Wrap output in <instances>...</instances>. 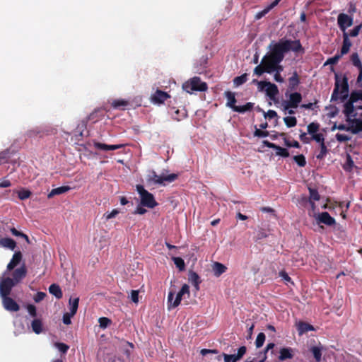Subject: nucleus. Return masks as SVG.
Segmentation results:
<instances>
[{"label":"nucleus","instance_id":"1","mask_svg":"<svg viewBox=\"0 0 362 362\" xmlns=\"http://www.w3.org/2000/svg\"><path fill=\"white\" fill-rule=\"evenodd\" d=\"M291 50L295 52H303L300 40H281L271 47L268 54L274 62L280 63L283 61L285 54Z\"/></svg>","mask_w":362,"mask_h":362},{"label":"nucleus","instance_id":"2","mask_svg":"<svg viewBox=\"0 0 362 362\" xmlns=\"http://www.w3.org/2000/svg\"><path fill=\"white\" fill-rule=\"evenodd\" d=\"M339 94H341L340 99L341 101H344L348 98L349 83L346 76H344L341 81L339 75L336 74L334 88L331 95V101H337L339 98Z\"/></svg>","mask_w":362,"mask_h":362},{"label":"nucleus","instance_id":"3","mask_svg":"<svg viewBox=\"0 0 362 362\" xmlns=\"http://www.w3.org/2000/svg\"><path fill=\"white\" fill-rule=\"evenodd\" d=\"M178 177V175L175 173L165 174L163 172L160 175H158L155 170H151L146 177L148 184L160 185L165 186L166 182L170 183L174 182Z\"/></svg>","mask_w":362,"mask_h":362},{"label":"nucleus","instance_id":"4","mask_svg":"<svg viewBox=\"0 0 362 362\" xmlns=\"http://www.w3.org/2000/svg\"><path fill=\"white\" fill-rule=\"evenodd\" d=\"M175 293V291H170L168 293V310L177 308L180 304L182 297L185 295L187 294V296L189 297V295H190L189 287L187 284H185L182 286L180 291L177 293L175 299L173 300Z\"/></svg>","mask_w":362,"mask_h":362},{"label":"nucleus","instance_id":"5","mask_svg":"<svg viewBox=\"0 0 362 362\" xmlns=\"http://www.w3.org/2000/svg\"><path fill=\"white\" fill-rule=\"evenodd\" d=\"M207 84L202 81L200 78L197 76L192 78L182 85L183 90L189 93H192L194 91H205L207 90Z\"/></svg>","mask_w":362,"mask_h":362},{"label":"nucleus","instance_id":"6","mask_svg":"<svg viewBox=\"0 0 362 362\" xmlns=\"http://www.w3.org/2000/svg\"><path fill=\"white\" fill-rule=\"evenodd\" d=\"M136 191L140 195L141 204L150 209H153L158 205L153 195L144 189L143 185H137Z\"/></svg>","mask_w":362,"mask_h":362},{"label":"nucleus","instance_id":"7","mask_svg":"<svg viewBox=\"0 0 362 362\" xmlns=\"http://www.w3.org/2000/svg\"><path fill=\"white\" fill-rule=\"evenodd\" d=\"M285 95L288 98V100H284L282 103L284 110H286L289 108H297L303 98L301 93L296 91L288 94L287 90L285 93Z\"/></svg>","mask_w":362,"mask_h":362},{"label":"nucleus","instance_id":"8","mask_svg":"<svg viewBox=\"0 0 362 362\" xmlns=\"http://www.w3.org/2000/svg\"><path fill=\"white\" fill-rule=\"evenodd\" d=\"M15 286L16 282L11 278L7 277L2 279L0 281V296L1 298L8 296Z\"/></svg>","mask_w":362,"mask_h":362},{"label":"nucleus","instance_id":"9","mask_svg":"<svg viewBox=\"0 0 362 362\" xmlns=\"http://www.w3.org/2000/svg\"><path fill=\"white\" fill-rule=\"evenodd\" d=\"M246 351V346H242L238 349L237 354H227L223 353L222 355H219L217 357V359L221 360V357L223 356L224 358L225 362H236L245 354Z\"/></svg>","mask_w":362,"mask_h":362},{"label":"nucleus","instance_id":"10","mask_svg":"<svg viewBox=\"0 0 362 362\" xmlns=\"http://www.w3.org/2000/svg\"><path fill=\"white\" fill-rule=\"evenodd\" d=\"M337 23L339 29L343 32V33H344L346 28L353 25L354 19L353 17L341 13L337 16Z\"/></svg>","mask_w":362,"mask_h":362},{"label":"nucleus","instance_id":"11","mask_svg":"<svg viewBox=\"0 0 362 362\" xmlns=\"http://www.w3.org/2000/svg\"><path fill=\"white\" fill-rule=\"evenodd\" d=\"M265 93L266 95L274 103H279V98H277V95L279 93V90L278 86L276 84L272 83L270 81L268 82V86L265 89Z\"/></svg>","mask_w":362,"mask_h":362},{"label":"nucleus","instance_id":"12","mask_svg":"<svg viewBox=\"0 0 362 362\" xmlns=\"http://www.w3.org/2000/svg\"><path fill=\"white\" fill-rule=\"evenodd\" d=\"M3 307L9 312H18L20 305L11 297L7 296L2 298Z\"/></svg>","mask_w":362,"mask_h":362},{"label":"nucleus","instance_id":"13","mask_svg":"<svg viewBox=\"0 0 362 362\" xmlns=\"http://www.w3.org/2000/svg\"><path fill=\"white\" fill-rule=\"evenodd\" d=\"M316 221L317 223H323L327 226H332L336 224L335 219L326 211L318 214Z\"/></svg>","mask_w":362,"mask_h":362},{"label":"nucleus","instance_id":"14","mask_svg":"<svg viewBox=\"0 0 362 362\" xmlns=\"http://www.w3.org/2000/svg\"><path fill=\"white\" fill-rule=\"evenodd\" d=\"M261 63L267 69L266 73L268 74H272L275 71L276 66L277 64H279V62H274L268 54L263 57Z\"/></svg>","mask_w":362,"mask_h":362},{"label":"nucleus","instance_id":"15","mask_svg":"<svg viewBox=\"0 0 362 362\" xmlns=\"http://www.w3.org/2000/svg\"><path fill=\"white\" fill-rule=\"evenodd\" d=\"M170 95L163 90H157L154 94L151 95V101L155 104H162L168 98H170Z\"/></svg>","mask_w":362,"mask_h":362},{"label":"nucleus","instance_id":"16","mask_svg":"<svg viewBox=\"0 0 362 362\" xmlns=\"http://www.w3.org/2000/svg\"><path fill=\"white\" fill-rule=\"evenodd\" d=\"M170 114L173 117V119L180 122L187 117V111L185 107H182L180 109H176L175 107L170 108Z\"/></svg>","mask_w":362,"mask_h":362},{"label":"nucleus","instance_id":"17","mask_svg":"<svg viewBox=\"0 0 362 362\" xmlns=\"http://www.w3.org/2000/svg\"><path fill=\"white\" fill-rule=\"evenodd\" d=\"M354 103L355 102L349 98V100L344 105L343 112L346 117V119H351V117H355L356 116V113H354Z\"/></svg>","mask_w":362,"mask_h":362},{"label":"nucleus","instance_id":"18","mask_svg":"<svg viewBox=\"0 0 362 362\" xmlns=\"http://www.w3.org/2000/svg\"><path fill=\"white\" fill-rule=\"evenodd\" d=\"M27 274V270L25 265L21 266L20 268L15 269L12 274V280L15 281L16 285L22 280Z\"/></svg>","mask_w":362,"mask_h":362},{"label":"nucleus","instance_id":"19","mask_svg":"<svg viewBox=\"0 0 362 362\" xmlns=\"http://www.w3.org/2000/svg\"><path fill=\"white\" fill-rule=\"evenodd\" d=\"M346 122L352 124L351 126V132L354 134H356L362 132V119H346Z\"/></svg>","mask_w":362,"mask_h":362},{"label":"nucleus","instance_id":"20","mask_svg":"<svg viewBox=\"0 0 362 362\" xmlns=\"http://www.w3.org/2000/svg\"><path fill=\"white\" fill-rule=\"evenodd\" d=\"M300 83L299 76L297 71H294L291 77L288 78V91L296 90Z\"/></svg>","mask_w":362,"mask_h":362},{"label":"nucleus","instance_id":"21","mask_svg":"<svg viewBox=\"0 0 362 362\" xmlns=\"http://www.w3.org/2000/svg\"><path fill=\"white\" fill-rule=\"evenodd\" d=\"M22 253L20 251L16 252L10 262L7 265V270L11 271L13 270L22 260Z\"/></svg>","mask_w":362,"mask_h":362},{"label":"nucleus","instance_id":"22","mask_svg":"<svg viewBox=\"0 0 362 362\" xmlns=\"http://www.w3.org/2000/svg\"><path fill=\"white\" fill-rule=\"evenodd\" d=\"M293 357V353L291 348L284 347L279 351V360L284 361L286 359H291Z\"/></svg>","mask_w":362,"mask_h":362},{"label":"nucleus","instance_id":"23","mask_svg":"<svg viewBox=\"0 0 362 362\" xmlns=\"http://www.w3.org/2000/svg\"><path fill=\"white\" fill-rule=\"evenodd\" d=\"M351 47V42L349 38L348 33H343V45L341 49V54L344 55L347 54Z\"/></svg>","mask_w":362,"mask_h":362},{"label":"nucleus","instance_id":"24","mask_svg":"<svg viewBox=\"0 0 362 362\" xmlns=\"http://www.w3.org/2000/svg\"><path fill=\"white\" fill-rule=\"evenodd\" d=\"M189 281L194 286L196 291L199 290V284L201 283L199 276L194 272L190 271L188 275Z\"/></svg>","mask_w":362,"mask_h":362},{"label":"nucleus","instance_id":"25","mask_svg":"<svg viewBox=\"0 0 362 362\" xmlns=\"http://www.w3.org/2000/svg\"><path fill=\"white\" fill-rule=\"evenodd\" d=\"M224 95L227 98L226 106L231 108L233 110L234 107H235L236 106V99L235 93L228 90L224 93Z\"/></svg>","mask_w":362,"mask_h":362},{"label":"nucleus","instance_id":"26","mask_svg":"<svg viewBox=\"0 0 362 362\" xmlns=\"http://www.w3.org/2000/svg\"><path fill=\"white\" fill-rule=\"evenodd\" d=\"M322 346L320 344L319 346H313L310 348L309 351L313 354V357L316 362H320L322 359Z\"/></svg>","mask_w":362,"mask_h":362},{"label":"nucleus","instance_id":"27","mask_svg":"<svg viewBox=\"0 0 362 362\" xmlns=\"http://www.w3.org/2000/svg\"><path fill=\"white\" fill-rule=\"evenodd\" d=\"M71 189L69 186H61L54 189H52L51 192L48 194L47 197L49 199L53 197L55 195L62 194L67 192Z\"/></svg>","mask_w":362,"mask_h":362},{"label":"nucleus","instance_id":"28","mask_svg":"<svg viewBox=\"0 0 362 362\" xmlns=\"http://www.w3.org/2000/svg\"><path fill=\"white\" fill-rule=\"evenodd\" d=\"M45 134H47L40 127H36L30 129L27 132L26 135L29 138H35L37 136L42 137Z\"/></svg>","mask_w":362,"mask_h":362},{"label":"nucleus","instance_id":"29","mask_svg":"<svg viewBox=\"0 0 362 362\" xmlns=\"http://www.w3.org/2000/svg\"><path fill=\"white\" fill-rule=\"evenodd\" d=\"M0 246L13 250L16 246V243L10 238H4L0 239Z\"/></svg>","mask_w":362,"mask_h":362},{"label":"nucleus","instance_id":"30","mask_svg":"<svg viewBox=\"0 0 362 362\" xmlns=\"http://www.w3.org/2000/svg\"><path fill=\"white\" fill-rule=\"evenodd\" d=\"M104 117L103 110L96 109L88 116V120L92 121L93 123L100 120Z\"/></svg>","mask_w":362,"mask_h":362},{"label":"nucleus","instance_id":"31","mask_svg":"<svg viewBox=\"0 0 362 362\" xmlns=\"http://www.w3.org/2000/svg\"><path fill=\"white\" fill-rule=\"evenodd\" d=\"M226 270L227 267L220 262H216L213 265L214 274L217 277L226 272Z\"/></svg>","mask_w":362,"mask_h":362},{"label":"nucleus","instance_id":"32","mask_svg":"<svg viewBox=\"0 0 362 362\" xmlns=\"http://www.w3.org/2000/svg\"><path fill=\"white\" fill-rule=\"evenodd\" d=\"M49 292L54 296L57 299H61L63 293L59 285L52 284L49 287Z\"/></svg>","mask_w":362,"mask_h":362},{"label":"nucleus","instance_id":"33","mask_svg":"<svg viewBox=\"0 0 362 362\" xmlns=\"http://www.w3.org/2000/svg\"><path fill=\"white\" fill-rule=\"evenodd\" d=\"M31 327L33 331L39 334L42 331V322L40 319H34L31 322Z\"/></svg>","mask_w":362,"mask_h":362},{"label":"nucleus","instance_id":"34","mask_svg":"<svg viewBox=\"0 0 362 362\" xmlns=\"http://www.w3.org/2000/svg\"><path fill=\"white\" fill-rule=\"evenodd\" d=\"M129 105V102L124 99H116L112 100L111 103V105L115 109H122L124 110L125 107Z\"/></svg>","mask_w":362,"mask_h":362},{"label":"nucleus","instance_id":"35","mask_svg":"<svg viewBox=\"0 0 362 362\" xmlns=\"http://www.w3.org/2000/svg\"><path fill=\"white\" fill-rule=\"evenodd\" d=\"M298 330L299 334H302L308 331L314 330V327L308 323H306L304 322H300L298 325Z\"/></svg>","mask_w":362,"mask_h":362},{"label":"nucleus","instance_id":"36","mask_svg":"<svg viewBox=\"0 0 362 362\" xmlns=\"http://www.w3.org/2000/svg\"><path fill=\"white\" fill-rule=\"evenodd\" d=\"M79 298L69 299L71 315H75L78 308Z\"/></svg>","mask_w":362,"mask_h":362},{"label":"nucleus","instance_id":"37","mask_svg":"<svg viewBox=\"0 0 362 362\" xmlns=\"http://www.w3.org/2000/svg\"><path fill=\"white\" fill-rule=\"evenodd\" d=\"M253 108V103H247L244 105L241 106H235L234 107L233 111L239 112V113H244L247 111H250Z\"/></svg>","mask_w":362,"mask_h":362},{"label":"nucleus","instance_id":"38","mask_svg":"<svg viewBox=\"0 0 362 362\" xmlns=\"http://www.w3.org/2000/svg\"><path fill=\"white\" fill-rule=\"evenodd\" d=\"M274 7H275V6L272 3H271L267 7H265L262 11L257 13L255 16V20L261 19L262 17H264L266 14H267Z\"/></svg>","mask_w":362,"mask_h":362},{"label":"nucleus","instance_id":"39","mask_svg":"<svg viewBox=\"0 0 362 362\" xmlns=\"http://www.w3.org/2000/svg\"><path fill=\"white\" fill-rule=\"evenodd\" d=\"M247 81V74L245 73L233 79L235 86H240Z\"/></svg>","mask_w":362,"mask_h":362},{"label":"nucleus","instance_id":"40","mask_svg":"<svg viewBox=\"0 0 362 362\" xmlns=\"http://www.w3.org/2000/svg\"><path fill=\"white\" fill-rule=\"evenodd\" d=\"M319 129H320V124L317 122H311L308 125V127H307L308 133L309 134H310L311 136L317 134Z\"/></svg>","mask_w":362,"mask_h":362},{"label":"nucleus","instance_id":"41","mask_svg":"<svg viewBox=\"0 0 362 362\" xmlns=\"http://www.w3.org/2000/svg\"><path fill=\"white\" fill-rule=\"evenodd\" d=\"M351 61L353 65L358 68V69H362V63L360 60L358 54L357 53H353L351 56Z\"/></svg>","mask_w":362,"mask_h":362},{"label":"nucleus","instance_id":"42","mask_svg":"<svg viewBox=\"0 0 362 362\" xmlns=\"http://www.w3.org/2000/svg\"><path fill=\"white\" fill-rule=\"evenodd\" d=\"M284 121L287 127H293L297 124V119L293 116H288L284 118Z\"/></svg>","mask_w":362,"mask_h":362},{"label":"nucleus","instance_id":"43","mask_svg":"<svg viewBox=\"0 0 362 362\" xmlns=\"http://www.w3.org/2000/svg\"><path fill=\"white\" fill-rule=\"evenodd\" d=\"M354 165V160H353L351 156L349 154H347L346 163L343 166L344 170L349 171V172L351 171Z\"/></svg>","mask_w":362,"mask_h":362},{"label":"nucleus","instance_id":"44","mask_svg":"<svg viewBox=\"0 0 362 362\" xmlns=\"http://www.w3.org/2000/svg\"><path fill=\"white\" fill-rule=\"evenodd\" d=\"M274 149L276 150V155L277 156H280L283 158H287L289 156V152L285 148L276 145V148Z\"/></svg>","mask_w":362,"mask_h":362},{"label":"nucleus","instance_id":"45","mask_svg":"<svg viewBox=\"0 0 362 362\" xmlns=\"http://www.w3.org/2000/svg\"><path fill=\"white\" fill-rule=\"evenodd\" d=\"M173 262L180 271H183L185 269V264L184 260L179 257L173 258Z\"/></svg>","mask_w":362,"mask_h":362},{"label":"nucleus","instance_id":"46","mask_svg":"<svg viewBox=\"0 0 362 362\" xmlns=\"http://www.w3.org/2000/svg\"><path fill=\"white\" fill-rule=\"evenodd\" d=\"M31 194V192L28 189H22L21 190L18 191V197L21 200L28 199Z\"/></svg>","mask_w":362,"mask_h":362},{"label":"nucleus","instance_id":"47","mask_svg":"<svg viewBox=\"0 0 362 362\" xmlns=\"http://www.w3.org/2000/svg\"><path fill=\"white\" fill-rule=\"evenodd\" d=\"M352 100L356 103L358 100L362 101V90H354L351 93L350 97Z\"/></svg>","mask_w":362,"mask_h":362},{"label":"nucleus","instance_id":"48","mask_svg":"<svg viewBox=\"0 0 362 362\" xmlns=\"http://www.w3.org/2000/svg\"><path fill=\"white\" fill-rule=\"evenodd\" d=\"M265 334L263 332H260L258 334L256 341H255V345L257 348H260L263 346L264 341H265Z\"/></svg>","mask_w":362,"mask_h":362},{"label":"nucleus","instance_id":"49","mask_svg":"<svg viewBox=\"0 0 362 362\" xmlns=\"http://www.w3.org/2000/svg\"><path fill=\"white\" fill-rule=\"evenodd\" d=\"M293 160L300 167H304L306 165L305 158L303 154L293 156Z\"/></svg>","mask_w":362,"mask_h":362},{"label":"nucleus","instance_id":"50","mask_svg":"<svg viewBox=\"0 0 362 362\" xmlns=\"http://www.w3.org/2000/svg\"><path fill=\"white\" fill-rule=\"evenodd\" d=\"M10 151L8 149L1 151L0 153V165L1 163H7L8 159L10 158Z\"/></svg>","mask_w":362,"mask_h":362},{"label":"nucleus","instance_id":"51","mask_svg":"<svg viewBox=\"0 0 362 362\" xmlns=\"http://www.w3.org/2000/svg\"><path fill=\"white\" fill-rule=\"evenodd\" d=\"M10 231L11 233H12L13 235L14 236H17V237H21V238H23L27 243H29V238L27 235L24 234L23 233L21 232V231H18V230H16L15 228H10Z\"/></svg>","mask_w":362,"mask_h":362},{"label":"nucleus","instance_id":"52","mask_svg":"<svg viewBox=\"0 0 362 362\" xmlns=\"http://www.w3.org/2000/svg\"><path fill=\"white\" fill-rule=\"evenodd\" d=\"M98 322H99L100 327L101 328L105 329L107 327H108L112 323V321L110 319H109L107 317H102L99 318Z\"/></svg>","mask_w":362,"mask_h":362},{"label":"nucleus","instance_id":"53","mask_svg":"<svg viewBox=\"0 0 362 362\" xmlns=\"http://www.w3.org/2000/svg\"><path fill=\"white\" fill-rule=\"evenodd\" d=\"M310 193V201H318L320 199V196L317 189L309 188Z\"/></svg>","mask_w":362,"mask_h":362},{"label":"nucleus","instance_id":"54","mask_svg":"<svg viewBox=\"0 0 362 362\" xmlns=\"http://www.w3.org/2000/svg\"><path fill=\"white\" fill-rule=\"evenodd\" d=\"M275 346V344L274 343H269L266 348H265V350L264 351V352H260V354L262 355V359L259 361L258 362H264V361L267 359V353L270 350V349H273Z\"/></svg>","mask_w":362,"mask_h":362},{"label":"nucleus","instance_id":"55","mask_svg":"<svg viewBox=\"0 0 362 362\" xmlns=\"http://www.w3.org/2000/svg\"><path fill=\"white\" fill-rule=\"evenodd\" d=\"M343 55H341V54H335L334 57H331V58H329L327 59V60L326 61V62L325 63V65H327V64H337V62H339V60L340 59V58L342 57Z\"/></svg>","mask_w":362,"mask_h":362},{"label":"nucleus","instance_id":"56","mask_svg":"<svg viewBox=\"0 0 362 362\" xmlns=\"http://www.w3.org/2000/svg\"><path fill=\"white\" fill-rule=\"evenodd\" d=\"M311 140H314L320 144L325 143V137L322 133H317L311 136Z\"/></svg>","mask_w":362,"mask_h":362},{"label":"nucleus","instance_id":"57","mask_svg":"<svg viewBox=\"0 0 362 362\" xmlns=\"http://www.w3.org/2000/svg\"><path fill=\"white\" fill-rule=\"evenodd\" d=\"M93 146L95 148L103 151H110V145L100 142H94Z\"/></svg>","mask_w":362,"mask_h":362},{"label":"nucleus","instance_id":"58","mask_svg":"<svg viewBox=\"0 0 362 362\" xmlns=\"http://www.w3.org/2000/svg\"><path fill=\"white\" fill-rule=\"evenodd\" d=\"M266 69L264 65L261 63L259 65H257L254 69V74L257 76L262 75L264 72H266Z\"/></svg>","mask_w":362,"mask_h":362},{"label":"nucleus","instance_id":"59","mask_svg":"<svg viewBox=\"0 0 362 362\" xmlns=\"http://www.w3.org/2000/svg\"><path fill=\"white\" fill-rule=\"evenodd\" d=\"M264 115L266 119L269 120L278 117L276 112L272 110H269L267 112H264Z\"/></svg>","mask_w":362,"mask_h":362},{"label":"nucleus","instance_id":"60","mask_svg":"<svg viewBox=\"0 0 362 362\" xmlns=\"http://www.w3.org/2000/svg\"><path fill=\"white\" fill-rule=\"evenodd\" d=\"M55 346L63 354H66L69 349L68 345L61 342L56 343Z\"/></svg>","mask_w":362,"mask_h":362},{"label":"nucleus","instance_id":"61","mask_svg":"<svg viewBox=\"0 0 362 362\" xmlns=\"http://www.w3.org/2000/svg\"><path fill=\"white\" fill-rule=\"evenodd\" d=\"M26 308L31 317H35L37 316V310L34 305L28 304Z\"/></svg>","mask_w":362,"mask_h":362},{"label":"nucleus","instance_id":"62","mask_svg":"<svg viewBox=\"0 0 362 362\" xmlns=\"http://www.w3.org/2000/svg\"><path fill=\"white\" fill-rule=\"evenodd\" d=\"M254 136L259 138L267 137L269 136V132L267 131H262L256 128L254 132Z\"/></svg>","mask_w":362,"mask_h":362},{"label":"nucleus","instance_id":"63","mask_svg":"<svg viewBox=\"0 0 362 362\" xmlns=\"http://www.w3.org/2000/svg\"><path fill=\"white\" fill-rule=\"evenodd\" d=\"M361 28L360 27V25H356V27H354L352 30H351L349 31V33H348V35H349V37H356L358 35L359 33H360V30H361Z\"/></svg>","mask_w":362,"mask_h":362},{"label":"nucleus","instance_id":"64","mask_svg":"<svg viewBox=\"0 0 362 362\" xmlns=\"http://www.w3.org/2000/svg\"><path fill=\"white\" fill-rule=\"evenodd\" d=\"M45 296H46L45 293L39 291L35 295L33 299H34L35 302L39 303V302L42 301L45 298Z\"/></svg>","mask_w":362,"mask_h":362}]
</instances>
